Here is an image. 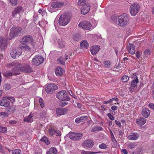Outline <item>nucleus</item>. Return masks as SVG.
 I'll return each mask as SVG.
<instances>
[{
  "mask_svg": "<svg viewBox=\"0 0 154 154\" xmlns=\"http://www.w3.org/2000/svg\"><path fill=\"white\" fill-rule=\"evenodd\" d=\"M129 15L126 14H123L118 17L119 25L121 26H125L129 23Z\"/></svg>",
  "mask_w": 154,
  "mask_h": 154,
  "instance_id": "1",
  "label": "nucleus"
},
{
  "mask_svg": "<svg viewBox=\"0 0 154 154\" xmlns=\"http://www.w3.org/2000/svg\"><path fill=\"white\" fill-rule=\"evenodd\" d=\"M64 4L60 1H56L53 2L51 4V7L49 9V11L51 13L55 12L60 8L63 6Z\"/></svg>",
  "mask_w": 154,
  "mask_h": 154,
  "instance_id": "2",
  "label": "nucleus"
},
{
  "mask_svg": "<svg viewBox=\"0 0 154 154\" xmlns=\"http://www.w3.org/2000/svg\"><path fill=\"white\" fill-rule=\"evenodd\" d=\"M22 66V64L17 61L13 62L7 65V66L8 67H14L11 70L12 72L21 71Z\"/></svg>",
  "mask_w": 154,
  "mask_h": 154,
  "instance_id": "3",
  "label": "nucleus"
},
{
  "mask_svg": "<svg viewBox=\"0 0 154 154\" xmlns=\"http://www.w3.org/2000/svg\"><path fill=\"white\" fill-rule=\"evenodd\" d=\"M70 17L68 14L61 15L59 19V24L62 26H64L67 24L69 22Z\"/></svg>",
  "mask_w": 154,
  "mask_h": 154,
  "instance_id": "4",
  "label": "nucleus"
},
{
  "mask_svg": "<svg viewBox=\"0 0 154 154\" xmlns=\"http://www.w3.org/2000/svg\"><path fill=\"white\" fill-rule=\"evenodd\" d=\"M56 97L61 100L69 101L70 100V97L68 95L67 92L65 91H61L57 93Z\"/></svg>",
  "mask_w": 154,
  "mask_h": 154,
  "instance_id": "5",
  "label": "nucleus"
},
{
  "mask_svg": "<svg viewBox=\"0 0 154 154\" xmlns=\"http://www.w3.org/2000/svg\"><path fill=\"white\" fill-rule=\"evenodd\" d=\"M44 60V58L43 57L40 55H37L35 56L32 59V63L34 65L38 66L41 64Z\"/></svg>",
  "mask_w": 154,
  "mask_h": 154,
  "instance_id": "6",
  "label": "nucleus"
},
{
  "mask_svg": "<svg viewBox=\"0 0 154 154\" xmlns=\"http://www.w3.org/2000/svg\"><path fill=\"white\" fill-rule=\"evenodd\" d=\"M140 9V6L137 4L131 5L130 8V12L131 15L134 16L138 13Z\"/></svg>",
  "mask_w": 154,
  "mask_h": 154,
  "instance_id": "7",
  "label": "nucleus"
},
{
  "mask_svg": "<svg viewBox=\"0 0 154 154\" xmlns=\"http://www.w3.org/2000/svg\"><path fill=\"white\" fill-rule=\"evenodd\" d=\"M83 134L81 133L70 132L69 134V138L73 140H77L81 139Z\"/></svg>",
  "mask_w": 154,
  "mask_h": 154,
  "instance_id": "8",
  "label": "nucleus"
},
{
  "mask_svg": "<svg viewBox=\"0 0 154 154\" xmlns=\"http://www.w3.org/2000/svg\"><path fill=\"white\" fill-rule=\"evenodd\" d=\"M78 26L84 29L88 30L92 27V25L90 23L85 21H83L79 23Z\"/></svg>",
  "mask_w": 154,
  "mask_h": 154,
  "instance_id": "9",
  "label": "nucleus"
},
{
  "mask_svg": "<svg viewBox=\"0 0 154 154\" xmlns=\"http://www.w3.org/2000/svg\"><path fill=\"white\" fill-rule=\"evenodd\" d=\"M58 87L53 83L48 85L45 88V91L48 94H52L55 90L58 89Z\"/></svg>",
  "mask_w": 154,
  "mask_h": 154,
  "instance_id": "10",
  "label": "nucleus"
},
{
  "mask_svg": "<svg viewBox=\"0 0 154 154\" xmlns=\"http://www.w3.org/2000/svg\"><path fill=\"white\" fill-rule=\"evenodd\" d=\"M21 28L19 27H12L10 29V34L11 38L18 35L21 31Z\"/></svg>",
  "mask_w": 154,
  "mask_h": 154,
  "instance_id": "11",
  "label": "nucleus"
},
{
  "mask_svg": "<svg viewBox=\"0 0 154 154\" xmlns=\"http://www.w3.org/2000/svg\"><path fill=\"white\" fill-rule=\"evenodd\" d=\"M22 10V7L21 6L17 7L15 8L12 12V15L14 17H17V20L19 19L20 17V15L19 13Z\"/></svg>",
  "mask_w": 154,
  "mask_h": 154,
  "instance_id": "12",
  "label": "nucleus"
},
{
  "mask_svg": "<svg viewBox=\"0 0 154 154\" xmlns=\"http://www.w3.org/2000/svg\"><path fill=\"white\" fill-rule=\"evenodd\" d=\"M68 109L66 108H59L56 109V112L58 116H61L66 114Z\"/></svg>",
  "mask_w": 154,
  "mask_h": 154,
  "instance_id": "13",
  "label": "nucleus"
},
{
  "mask_svg": "<svg viewBox=\"0 0 154 154\" xmlns=\"http://www.w3.org/2000/svg\"><path fill=\"white\" fill-rule=\"evenodd\" d=\"M140 137L139 134L136 132L131 133L127 137L128 139L130 140H135L137 139Z\"/></svg>",
  "mask_w": 154,
  "mask_h": 154,
  "instance_id": "14",
  "label": "nucleus"
},
{
  "mask_svg": "<svg viewBox=\"0 0 154 154\" xmlns=\"http://www.w3.org/2000/svg\"><path fill=\"white\" fill-rule=\"evenodd\" d=\"M100 48L99 46L94 45L91 48L90 51L92 54L95 55L98 52Z\"/></svg>",
  "mask_w": 154,
  "mask_h": 154,
  "instance_id": "15",
  "label": "nucleus"
},
{
  "mask_svg": "<svg viewBox=\"0 0 154 154\" xmlns=\"http://www.w3.org/2000/svg\"><path fill=\"white\" fill-rule=\"evenodd\" d=\"M82 146L84 148L92 147L94 145L93 142L90 140H86L82 143Z\"/></svg>",
  "mask_w": 154,
  "mask_h": 154,
  "instance_id": "16",
  "label": "nucleus"
},
{
  "mask_svg": "<svg viewBox=\"0 0 154 154\" xmlns=\"http://www.w3.org/2000/svg\"><path fill=\"white\" fill-rule=\"evenodd\" d=\"M22 66L21 71H24L29 73L32 71V70L29 65L26 63H24Z\"/></svg>",
  "mask_w": 154,
  "mask_h": 154,
  "instance_id": "17",
  "label": "nucleus"
},
{
  "mask_svg": "<svg viewBox=\"0 0 154 154\" xmlns=\"http://www.w3.org/2000/svg\"><path fill=\"white\" fill-rule=\"evenodd\" d=\"M90 6L88 5L84 4L81 8V13L83 14H87L89 11Z\"/></svg>",
  "mask_w": 154,
  "mask_h": 154,
  "instance_id": "18",
  "label": "nucleus"
},
{
  "mask_svg": "<svg viewBox=\"0 0 154 154\" xmlns=\"http://www.w3.org/2000/svg\"><path fill=\"white\" fill-rule=\"evenodd\" d=\"M21 54V52L15 49H13L11 52V55L13 58H18Z\"/></svg>",
  "mask_w": 154,
  "mask_h": 154,
  "instance_id": "19",
  "label": "nucleus"
},
{
  "mask_svg": "<svg viewBox=\"0 0 154 154\" xmlns=\"http://www.w3.org/2000/svg\"><path fill=\"white\" fill-rule=\"evenodd\" d=\"M7 40L2 37H0V47L2 50L5 48L7 46Z\"/></svg>",
  "mask_w": 154,
  "mask_h": 154,
  "instance_id": "20",
  "label": "nucleus"
},
{
  "mask_svg": "<svg viewBox=\"0 0 154 154\" xmlns=\"http://www.w3.org/2000/svg\"><path fill=\"white\" fill-rule=\"evenodd\" d=\"M33 41L32 38L30 35L25 36L22 39V42L28 44L31 43Z\"/></svg>",
  "mask_w": 154,
  "mask_h": 154,
  "instance_id": "21",
  "label": "nucleus"
},
{
  "mask_svg": "<svg viewBox=\"0 0 154 154\" xmlns=\"http://www.w3.org/2000/svg\"><path fill=\"white\" fill-rule=\"evenodd\" d=\"M10 103L9 101L7 100V99L5 98L0 100V105L2 106L8 107L10 105Z\"/></svg>",
  "mask_w": 154,
  "mask_h": 154,
  "instance_id": "22",
  "label": "nucleus"
},
{
  "mask_svg": "<svg viewBox=\"0 0 154 154\" xmlns=\"http://www.w3.org/2000/svg\"><path fill=\"white\" fill-rule=\"evenodd\" d=\"M88 118V117L87 116H82L76 118L75 121L77 123H79L87 120Z\"/></svg>",
  "mask_w": 154,
  "mask_h": 154,
  "instance_id": "23",
  "label": "nucleus"
},
{
  "mask_svg": "<svg viewBox=\"0 0 154 154\" xmlns=\"http://www.w3.org/2000/svg\"><path fill=\"white\" fill-rule=\"evenodd\" d=\"M136 121L137 123L139 125H144L146 122V119L143 117L137 119Z\"/></svg>",
  "mask_w": 154,
  "mask_h": 154,
  "instance_id": "24",
  "label": "nucleus"
},
{
  "mask_svg": "<svg viewBox=\"0 0 154 154\" xmlns=\"http://www.w3.org/2000/svg\"><path fill=\"white\" fill-rule=\"evenodd\" d=\"M33 116V114H32L31 112L27 116L25 117L24 119V122H31L33 121V118L32 117Z\"/></svg>",
  "mask_w": 154,
  "mask_h": 154,
  "instance_id": "25",
  "label": "nucleus"
},
{
  "mask_svg": "<svg viewBox=\"0 0 154 154\" xmlns=\"http://www.w3.org/2000/svg\"><path fill=\"white\" fill-rule=\"evenodd\" d=\"M63 70L61 67H58L55 70V73L57 76H61L63 74Z\"/></svg>",
  "mask_w": 154,
  "mask_h": 154,
  "instance_id": "26",
  "label": "nucleus"
},
{
  "mask_svg": "<svg viewBox=\"0 0 154 154\" xmlns=\"http://www.w3.org/2000/svg\"><path fill=\"white\" fill-rule=\"evenodd\" d=\"M142 111V115L144 117L147 118L149 116L150 111L147 108H143Z\"/></svg>",
  "mask_w": 154,
  "mask_h": 154,
  "instance_id": "27",
  "label": "nucleus"
},
{
  "mask_svg": "<svg viewBox=\"0 0 154 154\" xmlns=\"http://www.w3.org/2000/svg\"><path fill=\"white\" fill-rule=\"evenodd\" d=\"M129 51L130 54H133L135 51V46L133 44L130 43L129 45Z\"/></svg>",
  "mask_w": 154,
  "mask_h": 154,
  "instance_id": "28",
  "label": "nucleus"
},
{
  "mask_svg": "<svg viewBox=\"0 0 154 154\" xmlns=\"http://www.w3.org/2000/svg\"><path fill=\"white\" fill-rule=\"evenodd\" d=\"M19 74L18 72L14 73V74L12 73L10 71H8L6 72H4L3 73V75L5 77H9L11 76L12 75H14Z\"/></svg>",
  "mask_w": 154,
  "mask_h": 154,
  "instance_id": "29",
  "label": "nucleus"
},
{
  "mask_svg": "<svg viewBox=\"0 0 154 154\" xmlns=\"http://www.w3.org/2000/svg\"><path fill=\"white\" fill-rule=\"evenodd\" d=\"M80 45L82 48L86 49L89 46L88 43L86 40L82 41L80 44Z\"/></svg>",
  "mask_w": 154,
  "mask_h": 154,
  "instance_id": "30",
  "label": "nucleus"
},
{
  "mask_svg": "<svg viewBox=\"0 0 154 154\" xmlns=\"http://www.w3.org/2000/svg\"><path fill=\"white\" fill-rule=\"evenodd\" d=\"M57 150L55 148H51L48 151L47 154H57Z\"/></svg>",
  "mask_w": 154,
  "mask_h": 154,
  "instance_id": "31",
  "label": "nucleus"
},
{
  "mask_svg": "<svg viewBox=\"0 0 154 154\" xmlns=\"http://www.w3.org/2000/svg\"><path fill=\"white\" fill-rule=\"evenodd\" d=\"M103 128L100 126H95L93 127L91 129V131L92 132H95L96 131H100L102 130Z\"/></svg>",
  "mask_w": 154,
  "mask_h": 154,
  "instance_id": "32",
  "label": "nucleus"
},
{
  "mask_svg": "<svg viewBox=\"0 0 154 154\" xmlns=\"http://www.w3.org/2000/svg\"><path fill=\"white\" fill-rule=\"evenodd\" d=\"M139 80L137 78V77H136V78L133 80L131 83V87L134 88L136 87L137 85V84L138 83Z\"/></svg>",
  "mask_w": 154,
  "mask_h": 154,
  "instance_id": "33",
  "label": "nucleus"
},
{
  "mask_svg": "<svg viewBox=\"0 0 154 154\" xmlns=\"http://www.w3.org/2000/svg\"><path fill=\"white\" fill-rule=\"evenodd\" d=\"M100 151L97 152H91L88 151H86L85 150H83L81 152V154H97L100 153Z\"/></svg>",
  "mask_w": 154,
  "mask_h": 154,
  "instance_id": "34",
  "label": "nucleus"
},
{
  "mask_svg": "<svg viewBox=\"0 0 154 154\" xmlns=\"http://www.w3.org/2000/svg\"><path fill=\"white\" fill-rule=\"evenodd\" d=\"M42 141L45 142L47 144H50V142L48 140V138L45 137H42L40 140Z\"/></svg>",
  "mask_w": 154,
  "mask_h": 154,
  "instance_id": "35",
  "label": "nucleus"
},
{
  "mask_svg": "<svg viewBox=\"0 0 154 154\" xmlns=\"http://www.w3.org/2000/svg\"><path fill=\"white\" fill-rule=\"evenodd\" d=\"M3 88L6 91H8L11 88V85L8 83H6L3 86Z\"/></svg>",
  "mask_w": 154,
  "mask_h": 154,
  "instance_id": "36",
  "label": "nucleus"
},
{
  "mask_svg": "<svg viewBox=\"0 0 154 154\" xmlns=\"http://www.w3.org/2000/svg\"><path fill=\"white\" fill-rule=\"evenodd\" d=\"M137 146V144L135 143H131L128 145V147L131 149H134Z\"/></svg>",
  "mask_w": 154,
  "mask_h": 154,
  "instance_id": "37",
  "label": "nucleus"
},
{
  "mask_svg": "<svg viewBox=\"0 0 154 154\" xmlns=\"http://www.w3.org/2000/svg\"><path fill=\"white\" fill-rule=\"evenodd\" d=\"M99 147L100 149H106L107 148V146L104 143H102L99 145Z\"/></svg>",
  "mask_w": 154,
  "mask_h": 154,
  "instance_id": "38",
  "label": "nucleus"
},
{
  "mask_svg": "<svg viewBox=\"0 0 154 154\" xmlns=\"http://www.w3.org/2000/svg\"><path fill=\"white\" fill-rule=\"evenodd\" d=\"M80 38V35L78 34H76L74 35L73 36V39L75 41H77Z\"/></svg>",
  "mask_w": 154,
  "mask_h": 154,
  "instance_id": "39",
  "label": "nucleus"
},
{
  "mask_svg": "<svg viewBox=\"0 0 154 154\" xmlns=\"http://www.w3.org/2000/svg\"><path fill=\"white\" fill-rule=\"evenodd\" d=\"M9 3L12 6H16L17 4V0H9Z\"/></svg>",
  "mask_w": 154,
  "mask_h": 154,
  "instance_id": "40",
  "label": "nucleus"
},
{
  "mask_svg": "<svg viewBox=\"0 0 154 154\" xmlns=\"http://www.w3.org/2000/svg\"><path fill=\"white\" fill-rule=\"evenodd\" d=\"M12 154H22L21 151L19 149H15L13 150Z\"/></svg>",
  "mask_w": 154,
  "mask_h": 154,
  "instance_id": "41",
  "label": "nucleus"
},
{
  "mask_svg": "<svg viewBox=\"0 0 154 154\" xmlns=\"http://www.w3.org/2000/svg\"><path fill=\"white\" fill-rule=\"evenodd\" d=\"M57 60L62 65H64L65 64V61L64 58L62 57H60L58 58L57 59Z\"/></svg>",
  "mask_w": 154,
  "mask_h": 154,
  "instance_id": "42",
  "label": "nucleus"
},
{
  "mask_svg": "<svg viewBox=\"0 0 154 154\" xmlns=\"http://www.w3.org/2000/svg\"><path fill=\"white\" fill-rule=\"evenodd\" d=\"M104 66L106 68H109L110 67V63L109 61L106 60L103 62Z\"/></svg>",
  "mask_w": 154,
  "mask_h": 154,
  "instance_id": "43",
  "label": "nucleus"
},
{
  "mask_svg": "<svg viewBox=\"0 0 154 154\" xmlns=\"http://www.w3.org/2000/svg\"><path fill=\"white\" fill-rule=\"evenodd\" d=\"M48 131L49 133L52 135L54 134L56 132V130L52 128H49Z\"/></svg>",
  "mask_w": 154,
  "mask_h": 154,
  "instance_id": "44",
  "label": "nucleus"
},
{
  "mask_svg": "<svg viewBox=\"0 0 154 154\" xmlns=\"http://www.w3.org/2000/svg\"><path fill=\"white\" fill-rule=\"evenodd\" d=\"M9 114L6 112H0V116L2 117H7L8 116Z\"/></svg>",
  "mask_w": 154,
  "mask_h": 154,
  "instance_id": "45",
  "label": "nucleus"
},
{
  "mask_svg": "<svg viewBox=\"0 0 154 154\" xmlns=\"http://www.w3.org/2000/svg\"><path fill=\"white\" fill-rule=\"evenodd\" d=\"M39 103L41 108H43L44 107V100L41 98H39Z\"/></svg>",
  "mask_w": 154,
  "mask_h": 154,
  "instance_id": "46",
  "label": "nucleus"
},
{
  "mask_svg": "<svg viewBox=\"0 0 154 154\" xmlns=\"http://www.w3.org/2000/svg\"><path fill=\"white\" fill-rule=\"evenodd\" d=\"M129 79V78L127 75H124L122 78V81L125 82H127L128 80Z\"/></svg>",
  "mask_w": 154,
  "mask_h": 154,
  "instance_id": "47",
  "label": "nucleus"
},
{
  "mask_svg": "<svg viewBox=\"0 0 154 154\" xmlns=\"http://www.w3.org/2000/svg\"><path fill=\"white\" fill-rule=\"evenodd\" d=\"M20 48L21 49H24L26 50H29L30 49V47L28 46L25 44L23 45L20 47Z\"/></svg>",
  "mask_w": 154,
  "mask_h": 154,
  "instance_id": "48",
  "label": "nucleus"
},
{
  "mask_svg": "<svg viewBox=\"0 0 154 154\" xmlns=\"http://www.w3.org/2000/svg\"><path fill=\"white\" fill-rule=\"evenodd\" d=\"M7 131V128L6 127H3L0 126V132L5 133Z\"/></svg>",
  "mask_w": 154,
  "mask_h": 154,
  "instance_id": "49",
  "label": "nucleus"
},
{
  "mask_svg": "<svg viewBox=\"0 0 154 154\" xmlns=\"http://www.w3.org/2000/svg\"><path fill=\"white\" fill-rule=\"evenodd\" d=\"M112 140V146L114 148L116 147L117 146V142L116 139Z\"/></svg>",
  "mask_w": 154,
  "mask_h": 154,
  "instance_id": "50",
  "label": "nucleus"
},
{
  "mask_svg": "<svg viewBox=\"0 0 154 154\" xmlns=\"http://www.w3.org/2000/svg\"><path fill=\"white\" fill-rule=\"evenodd\" d=\"M5 98L7 100H9L12 103H14L15 102V99L13 97H5Z\"/></svg>",
  "mask_w": 154,
  "mask_h": 154,
  "instance_id": "51",
  "label": "nucleus"
},
{
  "mask_svg": "<svg viewBox=\"0 0 154 154\" xmlns=\"http://www.w3.org/2000/svg\"><path fill=\"white\" fill-rule=\"evenodd\" d=\"M86 1L85 0H79L78 2V4L79 5H82L85 4Z\"/></svg>",
  "mask_w": 154,
  "mask_h": 154,
  "instance_id": "52",
  "label": "nucleus"
},
{
  "mask_svg": "<svg viewBox=\"0 0 154 154\" xmlns=\"http://www.w3.org/2000/svg\"><path fill=\"white\" fill-rule=\"evenodd\" d=\"M7 109L9 112L11 113L14 112L15 110V108L12 106L10 107Z\"/></svg>",
  "mask_w": 154,
  "mask_h": 154,
  "instance_id": "53",
  "label": "nucleus"
},
{
  "mask_svg": "<svg viewBox=\"0 0 154 154\" xmlns=\"http://www.w3.org/2000/svg\"><path fill=\"white\" fill-rule=\"evenodd\" d=\"M107 115L111 120H114V117L110 113H108L107 114Z\"/></svg>",
  "mask_w": 154,
  "mask_h": 154,
  "instance_id": "54",
  "label": "nucleus"
},
{
  "mask_svg": "<svg viewBox=\"0 0 154 154\" xmlns=\"http://www.w3.org/2000/svg\"><path fill=\"white\" fill-rule=\"evenodd\" d=\"M150 51L148 49H146L144 51V54L147 56H148L150 54Z\"/></svg>",
  "mask_w": 154,
  "mask_h": 154,
  "instance_id": "55",
  "label": "nucleus"
},
{
  "mask_svg": "<svg viewBox=\"0 0 154 154\" xmlns=\"http://www.w3.org/2000/svg\"><path fill=\"white\" fill-rule=\"evenodd\" d=\"M59 47L61 48H63L65 46V44L63 42H61L59 43Z\"/></svg>",
  "mask_w": 154,
  "mask_h": 154,
  "instance_id": "56",
  "label": "nucleus"
},
{
  "mask_svg": "<svg viewBox=\"0 0 154 154\" xmlns=\"http://www.w3.org/2000/svg\"><path fill=\"white\" fill-rule=\"evenodd\" d=\"M135 55L137 59H139L140 56V54L139 51H136L135 53Z\"/></svg>",
  "mask_w": 154,
  "mask_h": 154,
  "instance_id": "57",
  "label": "nucleus"
},
{
  "mask_svg": "<svg viewBox=\"0 0 154 154\" xmlns=\"http://www.w3.org/2000/svg\"><path fill=\"white\" fill-rule=\"evenodd\" d=\"M148 106L154 110V104L152 103H150L149 104Z\"/></svg>",
  "mask_w": 154,
  "mask_h": 154,
  "instance_id": "58",
  "label": "nucleus"
},
{
  "mask_svg": "<svg viewBox=\"0 0 154 154\" xmlns=\"http://www.w3.org/2000/svg\"><path fill=\"white\" fill-rule=\"evenodd\" d=\"M68 104V103L66 102H64L61 103H60V106H64Z\"/></svg>",
  "mask_w": 154,
  "mask_h": 154,
  "instance_id": "59",
  "label": "nucleus"
},
{
  "mask_svg": "<svg viewBox=\"0 0 154 154\" xmlns=\"http://www.w3.org/2000/svg\"><path fill=\"white\" fill-rule=\"evenodd\" d=\"M112 103V100H111L110 99L108 101H104L103 102V103L104 104H106L107 103Z\"/></svg>",
  "mask_w": 154,
  "mask_h": 154,
  "instance_id": "60",
  "label": "nucleus"
},
{
  "mask_svg": "<svg viewBox=\"0 0 154 154\" xmlns=\"http://www.w3.org/2000/svg\"><path fill=\"white\" fill-rule=\"evenodd\" d=\"M111 109L113 110H116L118 109V106H113L111 107Z\"/></svg>",
  "mask_w": 154,
  "mask_h": 154,
  "instance_id": "61",
  "label": "nucleus"
},
{
  "mask_svg": "<svg viewBox=\"0 0 154 154\" xmlns=\"http://www.w3.org/2000/svg\"><path fill=\"white\" fill-rule=\"evenodd\" d=\"M115 123L116 125H118L119 127H120L121 126V123L119 121H118L117 120H115Z\"/></svg>",
  "mask_w": 154,
  "mask_h": 154,
  "instance_id": "62",
  "label": "nucleus"
},
{
  "mask_svg": "<svg viewBox=\"0 0 154 154\" xmlns=\"http://www.w3.org/2000/svg\"><path fill=\"white\" fill-rule=\"evenodd\" d=\"M55 133L56 134L57 136H60L61 135V132L60 131H57L56 130V132Z\"/></svg>",
  "mask_w": 154,
  "mask_h": 154,
  "instance_id": "63",
  "label": "nucleus"
},
{
  "mask_svg": "<svg viewBox=\"0 0 154 154\" xmlns=\"http://www.w3.org/2000/svg\"><path fill=\"white\" fill-rule=\"evenodd\" d=\"M122 152L124 154H127L128 153L127 151L125 149H123L122 150Z\"/></svg>",
  "mask_w": 154,
  "mask_h": 154,
  "instance_id": "64",
  "label": "nucleus"
}]
</instances>
